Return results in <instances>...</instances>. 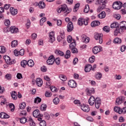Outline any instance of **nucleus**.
Returning a JSON list of instances; mask_svg holds the SVG:
<instances>
[{
    "label": "nucleus",
    "mask_w": 126,
    "mask_h": 126,
    "mask_svg": "<svg viewBox=\"0 0 126 126\" xmlns=\"http://www.w3.org/2000/svg\"><path fill=\"white\" fill-rule=\"evenodd\" d=\"M102 47L101 46H95L93 49V52L94 54L95 55L98 54V53H100V52H102Z\"/></svg>",
    "instance_id": "nucleus-11"
},
{
    "label": "nucleus",
    "mask_w": 126,
    "mask_h": 126,
    "mask_svg": "<svg viewBox=\"0 0 126 126\" xmlns=\"http://www.w3.org/2000/svg\"><path fill=\"white\" fill-rule=\"evenodd\" d=\"M55 63V57L54 56L51 55L49 58L48 60L47 61V63L48 65H52L54 64Z\"/></svg>",
    "instance_id": "nucleus-6"
},
{
    "label": "nucleus",
    "mask_w": 126,
    "mask_h": 126,
    "mask_svg": "<svg viewBox=\"0 0 126 126\" xmlns=\"http://www.w3.org/2000/svg\"><path fill=\"white\" fill-rule=\"evenodd\" d=\"M10 32L12 33H17L18 32V28L15 27H11L10 29Z\"/></svg>",
    "instance_id": "nucleus-26"
},
{
    "label": "nucleus",
    "mask_w": 126,
    "mask_h": 126,
    "mask_svg": "<svg viewBox=\"0 0 126 126\" xmlns=\"http://www.w3.org/2000/svg\"><path fill=\"white\" fill-rule=\"evenodd\" d=\"M91 25L92 27H95V26H98L100 25V22L99 21H94L91 23Z\"/></svg>",
    "instance_id": "nucleus-25"
},
{
    "label": "nucleus",
    "mask_w": 126,
    "mask_h": 126,
    "mask_svg": "<svg viewBox=\"0 0 126 126\" xmlns=\"http://www.w3.org/2000/svg\"><path fill=\"white\" fill-rule=\"evenodd\" d=\"M55 62L56 64H57V65H59L61 63V59L59 58H57L55 59Z\"/></svg>",
    "instance_id": "nucleus-60"
},
{
    "label": "nucleus",
    "mask_w": 126,
    "mask_h": 126,
    "mask_svg": "<svg viewBox=\"0 0 126 126\" xmlns=\"http://www.w3.org/2000/svg\"><path fill=\"white\" fill-rule=\"evenodd\" d=\"M42 101V99L40 98L39 97H37L34 99V103H41Z\"/></svg>",
    "instance_id": "nucleus-46"
},
{
    "label": "nucleus",
    "mask_w": 126,
    "mask_h": 126,
    "mask_svg": "<svg viewBox=\"0 0 126 126\" xmlns=\"http://www.w3.org/2000/svg\"><path fill=\"white\" fill-rule=\"evenodd\" d=\"M54 21H57V25H58V26H61V25H62V20L55 19Z\"/></svg>",
    "instance_id": "nucleus-58"
},
{
    "label": "nucleus",
    "mask_w": 126,
    "mask_h": 126,
    "mask_svg": "<svg viewBox=\"0 0 126 126\" xmlns=\"http://www.w3.org/2000/svg\"><path fill=\"white\" fill-rule=\"evenodd\" d=\"M37 120L39 121V122H40L39 123V125L40 126H46L47 123H46V121L44 120H42V117H39L37 118Z\"/></svg>",
    "instance_id": "nucleus-17"
},
{
    "label": "nucleus",
    "mask_w": 126,
    "mask_h": 126,
    "mask_svg": "<svg viewBox=\"0 0 126 126\" xmlns=\"http://www.w3.org/2000/svg\"><path fill=\"white\" fill-rule=\"evenodd\" d=\"M18 45V41L17 40H13L11 42V46L12 48H15V47H17Z\"/></svg>",
    "instance_id": "nucleus-34"
},
{
    "label": "nucleus",
    "mask_w": 126,
    "mask_h": 126,
    "mask_svg": "<svg viewBox=\"0 0 126 126\" xmlns=\"http://www.w3.org/2000/svg\"><path fill=\"white\" fill-rule=\"evenodd\" d=\"M44 117L45 118V119H46V120H50V116L48 113L45 112L44 114Z\"/></svg>",
    "instance_id": "nucleus-62"
},
{
    "label": "nucleus",
    "mask_w": 126,
    "mask_h": 126,
    "mask_svg": "<svg viewBox=\"0 0 126 126\" xmlns=\"http://www.w3.org/2000/svg\"><path fill=\"white\" fill-rule=\"evenodd\" d=\"M53 102L55 105H58L60 103V99L58 97H55L53 99Z\"/></svg>",
    "instance_id": "nucleus-40"
},
{
    "label": "nucleus",
    "mask_w": 126,
    "mask_h": 126,
    "mask_svg": "<svg viewBox=\"0 0 126 126\" xmlns=\"http://www.w3.org/2000/svg\"><path fill=\"white\" fill-rule=\"evenodd\" d=\"M82 40L83 43L87 44L89 43V41H90V38L87 36H83L82 38Z\"/></svg>",
    "instance_id": "nucleus-23"
},
{
    "label": "nucleus",
    "mask_w": 126,
    "mask_h": 126,
    "mask_svg": "<svg viewBox=\"0 0 126 126\" xmlns=\"http://www.w3.org/2000/svg\"><path fill=\"white\" fill-rule=\"evenodd\" d=\"M34 61L32 60H30L28 62V65L29 66H30L31 67H32V66H34Z\"/></svg>",
    "instance_id": "nucleus-35"
},
{
    "label": "nucleus",
    "mask_w": 126,
    "mask_h": 126,
    "mask_svg": "<svg viewBox=\"0 0 126 126\" xmlns=\"http://www.w3.org/2000/svg\"><path fill=\"white\" fill-rule=\"evenodd\" d=\"M11 78L12 75L10 74H7L5 76V78H6V79H7V80H10L11 79Z\"/></svg>",
    "instance_id": "nucleus-57"
},
{
    "label": "nucleus",
    "mask_w": 126,
    "mask_h": 126,
    "mask_svg": "<svg viewBox=\"0 0 126 126\" xmlns=\"http://www.w3.org/2000/svg\"><path fill=\"white\" fill-rule=\"evenodd\" d=\"M94 37L96 40H99V44L103 43V34L95 32L94 33Z\"/></svg>",
    "instance_id": "nucleus-3"
},
{
    "label": "nucleus",
    "mask_w": 126,
    "mask_h": 126,
    "mask_svg": "<svg viewBox=\"0 0 126 126\" xmlns=\"http://www.w3.org/2000/svg\"><path fill=\"white\" fill-rule=\"evenodd\" d=\"M114 43L115 44H121L122 43V39L119 37H116L114 40Z\"/></svg>",
    "instance_id": "nucleus-37"
},
{
    "label": "nucleus",
    "mask_w": 126,
    "mask_h": 126,
    "mask_svg": "<svg viewBox=\"0 0 126 126\" xmlns=\"http://www.w3.org/2000/svg\"><path fill=\"white\" fill-rule=\"evenodd\" d=\"M47 21V18L46 17H43L40 20V25L43 26L44 23Z\"/></svg>",
    "instance_id": "nucleus-39"
},
{
    "label": "nucleus",
    "mask_w": 126,
    "mask_h": 126,
    "mask_svg": "<svg viewBox=\"0 0 126 126\" xmlns=\"http://www.w3.org/2000/svg\"><path fill=\"white\" fill-rule=\"evenodd\" d=\"M46 109H47V105L45 103L42 104L40 108V111L44 112L46 111Z\"/></svg>",
    "instance_id": "nucleus-32"
},
{
    "label": "nucleus",
    "mask_w": 126,
    "mask_h": 126,
    "mask_svg": "<svg viewBox=\"0 0 126 126\" xmlns=\"http://www.w3.org/2000/svg\"><path fill=\"white\" fill-rule=\"evenodd\" d=\"M98 17L100 19L105 18V17H106V12H105V11L101 12L98 15Z\"/></svg>",
    "instance_id": "nucleus-29"
},
{
    "label": "nucleus",
    "mask_w": 126,
    "mask_h": 126,
    "mask_svg": "<svg viewBox=\"0 0 126 126\" xmlns=\"http://www.w3.org/2000/svg\"><path fill=\"white\" fill-rule=\"evenodd\" d=\"M80 6V3H78L75 5V6L73 8L74 12H76L77 11V8Z\"/></svg>",
    "instance_id": "nucleus-45"
},
{
    "label": "nucleus",
    "mask_w": 126,
    "mask_h": 126,
    "mask_svg": "<svg viewBox=\"0 0 126 126\" xmlns=\"http://www.w3.org/2000/svg\"><path fill=\"white\" fill-rule=\"evenodd\" d=\"M89 62L91 63H93L95 62V56H92L89 58Z\"/></svg>",
    "instance_id": "nucleus-53"
},
{
    "label": "nucleus",
    "mask_w": 126,
    "mask_h": 126,
    "mask_svg": "<svg viewBox=\"0 0 126 126\" xmlns=\"http://www.w3.org/2000/svg\"><path fill=\"white\" fill-rule=\"evenodd\" d=\"M67 32H71L73 30V24L71 22H69L67 24Z\"/></svg>",
    "instance_id": "nucleus-15"
},
{
    "label": "nucleus",
    "mask_w": 126,
    "mask_h": 126,
    "mask_svg": "<svg viewBox=\"0 0 126 126\" xmlns=\"http://www.w3.org/2000/svg\"><path fill=\"white\" fill-rule=\"evenodd\" d=\"M11 97L13 100H16L17 99V93H16V92L13 91L12 92Z\"/></svg>",
    "instance_id": "nucleus-33"
},
{
    "label": "nucleus",
    "mask_w": 126,
    "mask_h": 126,
    "mask_svg": "<svg viewBox=\"0 0 126 126\" xmlns=\"http://www.w3.org/2000/svg\"><path fill=\"white\" fill-rule=\"evenodd\" d=\"M94 103H95V107L96 109H99V108H100V106H101V103H102L101 98L98 97H96L95 102Z\"/></svg>",
    "instance_id": "nucleus-8"
},
{
    "label": "nucleus",
    "mask_w": 126,
    "mask_h": 126,
    "mask_svg": "<svg viewBox=\"0 0 126 126\" xmlns=\"http://www.w3.org/2000/svg\"><path fill=\"white\" fill-rule=\"evenodd\" d=\"M89 22V20L88 19H85L83 18H80L78 20V25H80V26H82L83 24L85 25V26L88 25V22Z\"/></svg>",
    "instance_id": "nucleus-2"
},
{
    "label": "nucleus",
    "mask_w": 126,
    "mask_h": 126,
    "mask_svg": "<svg viewBox=\"0 0 126 126\" xmlns=\"http://www.w3.org/2000/svg\"><path fill=\"white\" fill-rule=\"evenodd\" d=\"M55 54L56 55H58L59 56H63L64 55V54L63 53V52L60 51V50H56L55 51Z\"/></svg>",
    "instance_id": "nucleus-48"
},
{
    "label": "nucleus",
    "mask_w": 126,
    "mask_h": 126,
    "mask_svg": "<svg viewBox=\"0 0 126 126\" xmlns=\"http://www.w3.org/2000/svg\"><path fill=\"white\" fill-rule=\"evenodd\" d=\"M95 78L97 80H100L101 78H102V73L101 72H97L95 74Z\"/></svg>",
    "instance_id": "nucleus-30"
},
{
    "label": "nucleus",
    "mask_w": 126,
    "mask_h": 126,
    "mask_svg": "<svg viewBox=\"0 0 126 126\" xmlns=\"http://www.w3.org/2000/svg\"><path fill=\"white\" fill-rule=\"evenodd\" d=\"M75 47H76V42H75L74 39H73V42H71L69 45V48L70 49H71L76 48Z\"/></svg>",
    "instance_id": "nucleus-27"
},
{
    "label": "nucleus",
    "mask_w": 126,
    "mask_h": 126,
    "mask_svg": "<svg viewBox=\"0 0 126 126\" xmlns=\"http://www.w3.org/2000/svg\"><path fill=\"white\" fill-rule=\"evenodd\" d=\"M46 97H51L52 96V93L46 91L45 93Z\"/></svg>",
    "instance_id": "nucleus-64"
},
{
    "label": "nucleus",
    "mask_w": 126,
    "mask_h": 126,
    "mask_svg": "<svg viewBox=\"0 0 126 126\" xmlns=\"http://www.w3.org/2000/svg\"><path fill=\"white\" fill-rule=\"evenodd\" d=\"M122 6H123V3L121 1H116L113 4L114 9H121Z\"/></svg>",
    "instance_id": "nucleus-4"
},
{
    "label": "nucleus",
    "mask_w": 126,
    "mask_h": 126,
    "mask_svg": "<svg viewBox=\"0 0 126 126\" xmlns=\"http://www.w3.org/2000/svg\"><path fill=\"white\" fill-rule=\"evenodd\" d=\"M59 77L62 81H65V80H66V76L64 75H61Z\"/></svg>",
    "instance_id": "nucleus-51"
},
{
    "label": "nucleus",
    "mask_w": 126,
    "mask_h": 126,
    "mask_svg": "<svg viewBox=\"0 0 126 126\" xmlns=\"http://www.w3.org/2000/svg\"><path fill=\"white\" fill-rule=\"evenodd\" d=\"M5 104H6V99H5V98H4V97H3L2 98V100L0 103V105L1 106H3V105H5Z\"/></svg>",
    "instance_id": "nucleus-54"
},
{
    "label": "nucleus",
    "mask_w": 126,
    "mask_h": 126,
    "mask_svg": "<svg viewBox=\"0 0 126 126\" xmlns=\"http://www.w3.org/2000/svg\"><path fill=\"white\" fill-rule=\"evenodd\" d=\"M9 7H10V4H5L4 5V9H6V10H7V9H9Z\"/></svg>",
    "instance_id": "nucleus-63"
},
{
    "label": "nucleus",
    "mask_w": 126,
    "mask_h": 126,
    "mask_svg": "<svg viewBox=\"0 0 126 126\" xmlns=\"http://www.w3.org/2000/svg\"><path fill=\"white\" fill-rule=\"evenodd\" d=\"M68 85L71 88H76L77 87V84L73 80L69 81Z\"/></svg>",
    "instance_id": "nucleus-12"
},
{
    "label": "nucleus",
    "mask_w": 126,
    "mask_h": 126,
    "mask_svg": "<svg viewBox=\"0 0 126 126\" xmlns=\"http://www.w3.org/2000/svg\"><path fill=\"white\" fill-rule=\"evenodd\" d=\"M114 110L115 112H116V113H118L119 114H123V112H124L125 113H126V107H124L123 109H122L121 108L118 107V106H115L114 108Z\"/></svg>",
    "instance_id": "nucleus-5"
},
{
    "label": "nucleus",
    "mask_w": 126,
    "mask_h": 126,
    "mask_svg": "<svg viewBox=\"0 0 126 126\" xmlns=\"http://www.w3.org/2000/svg\"><path fill=\"white\" fill-rule=\"evenodd\" d=\"M28 64V62L26 60H23L21 62V65L23 67H25Z\"/></svg>",
    "instance_id": "nucleus-42"
},
{
    "label": "nucleus",
    "mask_w": 126,
    "mask_h": 126,
    "mask_svg": "<svg viewBox=\"0 0 126 126\" xmlns=\"http://www.w3.org/2000/svg\"><path fill=\"white\" fill-rule=\"evenodd\" d=\"M9 107L11 109V112H14V110H15V106L13 103H9Z\"/></svg>",
    "instance_id": "nucleus-41"
},
{
    "label": "nucleus",
    "mask_w": 126,
    "mask_h": 126,
    "mask_svg": "<svg viewBox=\"0 0 126 126\" xmlns=\"http://www.w3.org/2000/svg\"><path fill=\"white\" fill-rule=\"evenodd\" d=\"M38 6L40 9H44L46 7V4L44 1H40L38 3Z\"/></svg>",
    "instance_id": "nucleus-24"
},
{
    "label": "nucleus",
    "mask_w": 126,
    "mask_h": 126,
    "mask_svg": "<svg viewBox=\"0 0 126 126\" xmlns=\"http://www.w3.org/2000/svg\"><path fill=\"white\" fill-rule=\"evenodd\" d=\"M57 11L58 13L64 12V13L68 14V13L71 11V8H68L66 4H63L57 8Z\"/></svg>",
    "instance_id": "nucleus-1"
},
{
    "label": "nucleus",
    "mask_w": 126,
    "mask_h": 126,
    "mask_svg": "<svg viewBox=\"0 0 126 126\" xmlns=\"http://www.w3.org/2000/svg\"><path fill=\"white\" fill-rule=\"evenodd\" d=\"M63 36H61L60 35L57 36V41L60 42V43H63V44H65V40H63L64 37H62Z\"/></svg>",
    "instance_id": "nucleus-21"
},
{
    "label": "nucleus",
    "mask_w": 126,
    "mask_h": 126,
    "mask_svg": "<svg viewBox=\"0 0 126 126\" xmlns=\"http://www.w3.org/2000/svg\"><path fill=\"white\" fill-rule=\"evenodd\" d=\"M32 115L34 118H41L43 117L42 114H40V111L38 109L35 110L32 113Z\"/></svg>",
    "instance_id": "nucleus-10"
},
{
    "label": "nucleus",
    "mask_w": 126,
    "mask_h": 126,
    "mask_svg": "<svg viewBox=\"0 0 126 126\" xmlns=\"http://www.w3.org/2000/svg\"><path fill=\"white\" fill-rule=\"evenodd\" d=\"M20 122L21 124H25L27 122V119L25 117L20 118Z\"/></svg>",
    "instance_id": "nucleus-47"
},
{
    "label": "nucleus",
    "mask_w": 126,
    "mask_h": 126,
    "mask_svg": "<svg viewBox=\"0 0 126 126\" xmlns=\"http://www.w3.org/2000/svg\"><path fill=\"white\" fill-rule=\"evenodd\" d=\"M58 35L61 36V37H62V38H64L65 37L64 31H63V30H61L59 32Z\"/></svg>",
    "instance_id": "nucleus-43"
},
{
    "label": "nucleus",
    "mask_w": 126,
    "mask_h": 126,
    "mask_svg": "<svg viewBox=\"0 0 126 126\" xmlns=\"http://www.w3.org/2000/svg\"><path fill=\"white\" fill-rule=\"evenodd\" d=\"M6 52V48L3 46H0V54H4Z\"/></svg>",
    "instance_id": "nucleus-36"
},
{
    "label": "nucleus",
    "mask_w": 126,
    "mask_h": 126,
    "mask_svg": "<svg viewBox=\"0 0 126 126\" xmlns=\"http://www.w3.org/2000/svg\"><path fill=\"white\" fill-rule=\"evenodd\" d=\"M110 27L112 29L118 28L119 27V24L118 22L113 23L111 24Z\"/></svg>",
    "instance_id": "nucleus-31"
},
{
    "label": "nucleus",
    "mask_w": 126,
    "mask_h": 126,
    "mask_svg": "<svg viewBox=\"0 0 126 126\" xmlns=\"http://www.w3.org/2000/svg\"><path fill=\"white\" fill-rule=\"evenodd\" d=\"M25 107H26V103H25V102H23L21 104H20V108L21 110H23V109H25Z\"/></svg>",
    "instance_id": "nucleus-55"
},
{
    "label": "nucleus",
    "mask_w": 126,
    "mask_h": 126,
    "mask_svg": "<svg viewBox=\"0 0 126 126\" xmlns=\"http://www.w3.org/2000/svg\"><path fill=\"white\" fill-rule=\"evenodd\" d=\"M95 102L96 98H95V97H94V96H91L89 99V104L90 105V106H93V105L95 104Z\"/></svg>",
    "instance_id": "nucleus-13"
},
{
    "label": "nucleus",
    "mask_w": 126,
    "mask_h": 126,
    "mask_svg": "<svg viewBox=\"0 0 126 126\" xmlns=\"http://www.w3.org/2000/svg\"><path fill=\"white\" fill-rule=\"evenodd\" d=\"M121 29H120V27L116 28V30L114 31V35L115 36H117L118 34L120 32Z\"/></svg>",
    "instance_id": "nucleus-50"
},
{
    "label": "nucleus",
    "mask_w": 126,
    "mask_h": 126,
    "mask_svg": "<svg viewBox=\"0 0 126 126\" xmlns=\"http://www.w3.org/2000/svg\"><path fill=\"white\" fill-rule=\"evenodd\" d=\"M70 56H71V52L70 50H67L66 52V55H65V58L69 59V58H70Z\"/></svg>",
    "instance_id": "nucleus-38"
},
{
    "label": "nucleus",
    "mask_w": 126,
    "mask_h": 126,
    "mask_svg": "<svg viewBox=\"0 0 126 126\" xmlns=\"http://www.w3.org/2000/svg\"><path fill=\"white\" fill-rule=\"evenodd\" d=\"M67 41L68 43H71V42H73V39H72V37H71V35H68L67 36Z\"/></svg>",
    "instance_id": "nucleus-52"
},
{
    "label": "nucleus",
    "mask_w": 126,
    "mask_h": 126,
    "mask_svg": "<svg viewBox=\"0 0 126 126\" xmlns=\"http://www.w3.org/2000/svg\"><path fill=\"white\" fill-rule=\"evenodd\" d=\"M5 62L7 64H10V65L14 64V63H16L15 59H13L12 60L10 59V57Z\"/></svg>",
    "instance_id": "nucleus-20"
},
{
    "label": "nucleus",
    "mask_w": 126,
    "mask_h": 126,
    "mask_svg": "<svg viewBox=\"0 0 126 126\" xmlns=\"http://www.w3.org/2000/svg\"><path fill=\"white\" fill-rule=\"evenodd\" d=\"M80 108L82 111L84 112H86V113H88L89 111H90V108H89V106L86 104H81L80 106Z\"/></svg>",
    "instance_id": "nucleus-9"
},
{
    "label": "nucleus",
    "mask_w": 126,
    "mask_h": 126,
    "mask_svg": "<svg viewBox=\"0 0 126 126\" xmlns=\"http://www.w3.org/2000/svg\"><path fill=\"white\" fill-rule=\"evenodd\" d=\"M90 70H92V65L90 64L86 65L85 67V72H89Z\"/></svg>",
    "instance_id": "nucleus-18"
},
{
    "label": "nucleus",
    "mask_w": 126,
    "mask_h": 126,
    "mask_svg": "<svg viewBox=\"0 0 126 126\" xmlns=\"http://www.w3.org/2000/svg\"><path fill=\"white\" fill-rule=\"evenodd\" d=\"M5 62L7 64H10V65L14 64V63H16L15 59H13L12 60L10 59V57Z\"/></svg>",
    "instance_id": "nucleus-19"
},
{
    "label": "nucleus",
    "mask_w": 126,
    "mask_h": 126,
    "mask_svg": "<svg viewBox=\"0 0 126 126\" xmlns=\"http://www.w3.org/2000/svg\"><path fill=\"white\" fill-rule=\"evenodd\" d=\"M27 29H29V27H30V25H31V22L30 21V20L29 19H27V22L26 24Z\"/></svg>",
    "instance_id": "nucleus-61"
},
{
    "label": "nucleus",
    "mask_w": 126,
    "mask_h": 126,
    "mask_svg": "<svg viewBox=\"0 0 126 126\" xmlns=\"http://www.w3.org/2000/svg\"><path fill=\"white\" fill-rule=\"evenodd\" d=\"M120 29L123 31V30H126V22L122 21L119 24Z\"/></svg>",
    "instance_id": "nucleus-14"
},
{
    "label": "nucleus",
    "mask_w": 126,
    "mask_h": 126,
    "mask_svg": "<svg viewBox=\"0 0 126 126\" xmlns=\"http://www.w3.org/2000/svg\"><path fill=\"white\" fill-rule=\"evenodd\" d=\"M36 83L39 87H41L43 85V80L40 78H37L36 79Z\"/></svg>",
    "instance_id": "nucleus-16"
},
{
    "label": "nucleus",
    "mask_w": 126,
    "mask_h": 126,
    "mask_svg": "<svg viewBox=\"0 0 126 126\" xmlns=\"http://www.w3.org/2000/svg\"><path fill=\"white\" fill-rule=\"evenodd\" d=\"M10 11L12 15H16V14H17V9H14V8L12 7L10 8Z\"/></svg>",
    "instance_id": "nucleus-22"
},
{
    "label": "nucleus",
    "mask_w": 126,
    "mask_h": 126,
    "mask_svg": "<svg viewBox=\"0 0 126 126\" xmlns=\"http://www.w3.org/2000/svg\"><path fill=\"white\" fill-rule=\"evenodd\" d=\"M103 31H105V32H110V27H108V26H105L103 28Z\"/></svg>",
    "instance_id": "nucleus-56"
},
{
    "label": "nucleus",
    "mask_w": 126,
    "mask_h": 126,
    "mask_svg": "<svg viewBox=\"0 0 126 126\" xmlns=\"http://www.w3.org/2000/svg\"><path fill=\"white\" fill-rule=\"evenodd\" d=\"M29 122L30 126H36V124L35 123V122H34V121L33 120L31 116L30 117Z\"/></svg>",
    "instance_id": "nucleus-28"
},
{
    "label": "nucleus",
    "mask_w": 126,
    "mask_h": 126,
    "mask_svg": "<svg viewBox=\"0 0 126 126\" xmlns=\"http://www.w3.org/2000/svg\"><path fill=\"white\" fill-rule=\"evenodd\" d=\"M50 90L52 91V92H57L58 91V89H57V88L55 86L50 87Z\"/></svg>",
    "instance_id": "nucleus-59"
},
{
    "label": "nucleus",
    "mask_w": 126,
    "mask_h": 126,
    "mask_svg": "<svg viewBox=\"0 0 126 126\" xmlns=\"http://www.w3.org/2000/svg\"><path fill=\"white\" fill-rule=\"evenodd\" d=\"M49 39L50 43L55 42L56 38L55 37V32H51L49 33Z\"/></svg>",
    "instance_id": "nucleus-7"
},
{
    "label": "nucleus",
    "mask_w": 126,
    "mask_h": 126,
    "mask_svg": "<svg viewBox=\"0 0 126 126\" xmlns=\"http://www.w3.org/2000/svg\"><path fill=\"white\" fill-rule=\"evenodd\" d=\"M70 50H71V52L72 54H77L78 53V50H77V48H76V47L71 48Z\"/></svg>",
    "instance_id": "nucleus-49"
},
{
    "label": "nucleus",
    "mask_w": 126,
    "mask_h": 126,
    "mask_svg": "<svg viewBox=\"0 0 126 126\" xmlns=\"http://www.w3.org/2000/svg\"><path fill=\"white\" fill-rule=\"evenodd\" d=\"M90 9V8L89 7V5L87 4L85 5V9L84 10V12H85L86 13H88L89 12V10Z\"/></svg>",
    "instance_id": "nucleus-44"
}]
</instances>
